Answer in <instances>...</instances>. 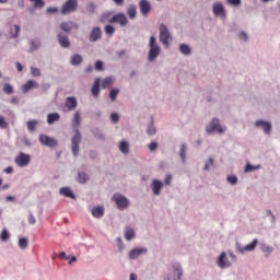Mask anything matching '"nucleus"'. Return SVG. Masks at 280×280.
<instances>
[{
	"instance_id": "obj_6",
	"label": "nucleus",
	"mask_w": 280,
	"mask_h": 280,
	"mask_svg": "<svg viewBox=\"0 0 280 280\" xmlns=\"http://www.w3.org/2000/svg\"><path fill=\"white\" fill-rule=\"evenodd\" d=\"M257 244H259V240L257 238H254L253 242L246 246H242V243L236 242L235 248L237 253H240L241 255H244V253H253V250L257 248Z\"/></svg>"
},
{
	"instance_id": "obj_36",
	"label": "nucleus",
	"mask_w": 280,
	"mask_h": 280,
	"mask_svg": "<svg viewBox=\"0 0 280 280\" xmlns=\"http://www.w3.org/2000/svg\"><path fill=\"white\" fill-rule=\"evenodd\" d=\"M147 135H149V137H154V135H156V127H154V120H151L148 125Z\"/></svg>"
},
{
	"instance_id": "obj_28",
	"label": "nucleus",
	"mask_w": 280,
	"mask_h": 280,
	"mask_svg": "<svg viewBox=\"0 0 280 280\" xmlns=\"http://www.w3.org/2000/svg\"><path fill=\"white\" fill-rule=\"evenodd\" d=\"M135 235H136V233H135V230L132 228L127 226L125 229V240L127 242H132V240H135Z\"/></svg>"
},
{
	"instance_id": "obj_44",
	"label": "nucleus",
	"mask_w": 280,
	"mask_h": 280,
	"mask_svg": "<svg viewBox=\"0 0 280 280\" xmlns=\"http://www.w3.org/2000/svg\"><path fill=\"white\" fill-rule=\"evenodd\" d=\"M0 240L2 242H8L10 240V232H8V229H3L1 234H0Z\"/></svg>"
},
{
	"instance_id": "obj_18",
	"label": "nucleus",
	"mask_w": 280,
	"mask_h": 280,
	"mask_svg": "<svg viewBox=\"0 0 280 280\" xmlns=\"http://www.w3.org/2000/svg\"><path fill=\"white\" fill-rule=\"evenodd\" d=\"M80 124H82V114L80 112H75L72 118L73 132H80Z\"/></svg>"
},
{
	"instance_id": "obj_37",
	"label": "nucleus",
	"mask_w": 280,
	"mask_h": 280,
	"mask_svg": "<svg viewBox=\"0 0 280 280\" xmlns=\"http://www.w3.org/2000/svg\"><path fill=\"white\" fill-rule=\"evenodd\" d=\"M114 82H115V78L107 77L102 81L101 86L102 89H108V86H110Z\"/></svg>"
},
{
	"instance_id": "obj_42",
	"label": "nucleus",
	"mask_w": 280,
	"mask_h": 280,
	"mask_svg": "<svg viewBox=\"0 0 280 280\" xmlns=\"http://www.w3.org/2000/svg\"><path fill=\"white\" fill-rule=\"evenodd\" d=\"M26 126L30 132H34L36 130V126H38V120H28Z\"/></svg>"
},
{
	"instance_id": "obj_45",
	"label": "nucleus",
	"mask_w": 280,
	"mask_h": 280,
	"mask_svg": "<svg viewBox=\"0 0 280 280\" xmlns=\"http://www.w3.org/2000/svg\"><path fill=\"white\" fill-rule=\"evenodd\" d=\"M257 170H261V166L259 164L257 165L246 164L245 166V172H255Z\"/></svg>"
},
{
	"instance_id": "obj_56",
	"label": "nucleus",
	"mask_w": 280,
	"mask_h": 280,
	"mask_svg": "<svg viewBox=\"0 0 280 280\" xmlns=\"http://www.w3.org/2000/svg\"><path fill=\"white\" fill-rule=\"evenodd\" d=\"M104 69V62H102V61H96L95 62V70L96 71H102Z\"/></svg>"
},
{
	"instance_id": "obj_14",
	"label": "nucleus",
	"mask_w": 280,
	"mask_h": 280,
	"mask_svg": "<svg viewBox=\"0 0 280 280\" xmlns=\"http://www.w3.org/2000/svg\"><path fill=\"white\" fill-rule=\"evenodd\" d=\"M212 12L214 16H221V19L226 16V12L224 11V5L222 2H214L212 5Z\"/></svg>"
},
{
	"instance_id": "obj_19",
	"label": "nucleus",
	"mask_w": 280,
	"mask_h": 280,
	"mask_svg": "<svg viewBox=\"0 0 280 280\" xmlns=\"http://www.w3.org/2000/svg\"><path fill=\"white\" fill-rule=\"evenodd\" d=\"M60 30H62V32H71V30H80V25H78V23L72 22V21H68V22H62L60 24Z\"/></svg>"
},
{
	"instance_id": "obj_11",
	"label": "nucleus",
	"mask_w": 280,
	"mask_h": 280,
	"mask_svg": "<svg viewBox=\"0 0 280 280\" xmlns=\"http://www.w3.org/2000/svg\"><path fill=\"white\" fill-rule=\"evenodd\" d=\"M141 255H148V248L147 247H135L128 253V259L131 261L137 260L138 257H141Z\"/></svg>"
},
{
	"instance_id": "obj_25",
	"label": "nucleus",
	"mask_w": 280,
	"mask_h": 280,
	"mask_svg": "<svg viewBox=\"0 0 280 280\" xmlns=\"http://www.w3.org/2000/svg\"><path fill=\"white\" fill-rule=\"evenodd\" d=\"M59 194L61 196H65L66 198H71L72 200H75V195L73 194V191L69 187L60 188Z\"/></svg>"
},
{
	"instance_id": "obj_9",
	"label": "nucleus",
	"mask_w": 280,
	"mask_h": 280,
	"mask_svg": "<svg viewBox=\"0 0 280 280\" xmlns=\"http://www.w3.org/2000/svg\"><path fill=\"white\" fill-rule=\"evenodd\" d=\"M32 161V156L30 154L20 152L19 155L14 159L18 167H27Z\"/></svg>"
},
{
	"instance_id": "obj_29",
	"label": "nucleus",
	"mask_w": 280,
	"mask_h": 280,
	"mask_svg": "<svg viewBox=\"0 0 280 280\" xmlns=\"http://www.w3.org/2000/svg\"><path fill=\"white\" fill-rule=\"evenodd\" d=\"M19 34H21V26L11 25L10 26V38H19Z\"/></svg>"
},
{
	"instance_id": "obj_21",
	"label": "nucleus",
	"mask_w": 280,
	"mask_h": 280,
	"mask_svg": "<svg viewBox=\"0 0 280 280\" xmlns=\"http://www.w3.org/2000/svg\"><path fill=\"white\" fill-rule=\"evenodd\" d=\"M65 107L67 110H75V108H78V98L74 96H68L65 102Z\"/></svg>"
},
{
	"instance_id": "obj_8",
	"label": "nucleus",
	"mask_w": 280,
	"mask_h": 280,
	"mask_svg": "<svg viewBox=\"0 0 280 280\" xmlns=\"http://www.w3.org/2000/svg\"><path fill=\"white\" fill-rule=\"evenodd\" d=\"M217 266L218 268H221V270H224L226 268H231L233 266V262L229 260V256H226V252H222L218 259H217Z\"/></svg>"
},
{
	"instance_id": "obj_48",
	"label": "nucleus",
	"mask_w": 280,
	"mask_h": 280,
	"mask_svg": "<svg viewBox=\"0 0 280 280\" xmlns=\"http://www.w3.org/2000/svg\"><path fill=\"white\" fill-rule=\"evenodd\" d=\"M229 185H237V176L231 175L226 177Z\"/></svg>"
},
{
	"instance_id": "obj_41",
	"label": "nucleus",
	"mask_w": 280,
	"mask_h": 280,
	"mask_svg": "<svg viewBox=\"0 0 280 280\" xmlns=\"http://www.w3.org/2000/svg\"><path fill=\"white\" fill-rule=\"evenodd\" d=\"M3 93L7 95H12L14 93V88L10 83H5L2 88Z\"/></svg>"
},
{
	"instance_id": "obj_50",
	"label": "nucleus",
	"mask_w": 280,
	"mask_h": 280,
	"mask_svg": "<svg viewBox=\"0 0 280 280\" xmlns=\"http://www.w3.org/2000/svg\"><path fill=\"white\" fill-rule=\"evenodd\" d=\"M32 3H34L35 8H45V2L43 0H30Z\"/></svg>"
},
{
	"instance_id": "obj_2",
	"label": "nucleus",
	"mask_w": 280,
	"mask_h": 280,
	"mask_svg": "<svg viewBox=\"0 0 280 280\" xmlns=\"http://www.w3.org/2000/svg\"><path fill=\"white\" fill-rule=\"evenodd\" d=\"M206 131L208 135H213V132H217L218 135H224V132H226V127H222L220 119L213 118L206 127Z\"/></svg>"
},
{
	"instance_id": "obj_61",
	"label": "nucleus",
	"mask_w": 280,
	"mask_h": 280,
	"mask_svg": "<svg viewBox=\"0 0 280 280\" xmlns=\"http://www.w3.org/2000/svg\"><path fill=\"white\" fill-rule=\"evenodd\" d=\"M229 257L232 259V261H237V256L234 255L232 250L228 252Z\"/></svg>"
},
{
	"instance_id": "obj_53",
	"label": "nucleus",
	"mask_w": 280,
	"mask_h": 280,
	"mask_svg": "<svg viewBox=\"0 0 280 280\" xmlns=\"http://www.w3.org/2000/svg\"><path fill=\"white\" fill-rule=\"evenodd\" d=\"M210 167H213V158H209L208 162L206 163L203 170L207 172Z\"/></svg>"
},
{
	"instance_id": "obj_49",
	"label": "nucleus",
	"mask_w": 280,
	"mask_h": 280,
	"mask_svg": "<svg viewBox=\"0 0 280 280\" xmlns=\"http://www.w3.org/2000/svg\"><path fill=\"white\" fill-rule=\"evenodd\" d=\"M110 121H112V124H119V114L118 113H112L110 114Z\"/></svg>"
},
{
	"instance_id": "obj_51",
	"label": "nucleus",
	"mask_w": 280,
	"mask_h": 280,
	"mask_svg": "<svg viewBox=\"0 0 280 280\" xmlns=\"http://www.w3.org/2000/svg\"><path fill=\"white\" fill-rule=\"evenodd\" d=\"M158 149H159V142L152 141V142L149 144V150H150V152H156Z\"/></svg>"
},
{
	"instance_id": "obj_30",
	"label": "nucleus",
	"mask_w": 280,
	"mask_h": 280,
	"mask_svg": "<svg viewBox=\"0 0 280 280\" xmlns=\"http://www.w3.org/2000/svg\"><path fill=\"white\" fill-rule=\"evenodd\" d=\"M56 121H60V114L58 113H51L47 116V124L51 126V124H56Z\"/></svg>"
},
{
	"instance_id": "obj_24",
	"label": "nucleus",
	"mask_w": 280,
	"mask_h": 280,
	"mask_svg": "<svg viewBox=\"0 0 280 280\" xmlns=\"http://www.w3.org/2000/svg\"><path fill=\"white\" fill-rule=\"evenodd\" d=\"M102 80L100 78H96L94 80L93 86L91 89V93L93 95V97H97L100 95V84H101Z\"/></svg>"
},
{
	"instance_id": "obj_34",
	"label": "nucleus",
	"mask_w": 280,
	"mask_h": 280,
	"mask_svg": "<svg viewBox=\"0 0 280 280\" xmlns=\"http://www.w3.org/2000/svg\"><path fill=\"white\" fill-rule=\"evenodd\" d=\"M179 158L182 159V163H186V161H187V144L180 145Z\"/></svg>"
},
{
	"instance_id": "obj_35",
	"label": "nucleus",
	"mask_w": 280,
	"mask_h": 280,
	"mask_svg": "<svg viewBox=\"0 0 280 280\" xmlns=\"http://www.w3.org/2000/svg\"><path fill=\"white\" fill-rule=\"evenodd\" d=\"M119 151L122 154H128V152H130V145L128 144V141L122 140L119 144Z\"/></svg>"
},
{
	"instance_id": "obj_57",
	"label": "nucleus",
	"mask_w": 280,
	"mask_h": 280,
	"mask_svg": "<svg viewBox=\"0 0 280 280\" xmlns=\"http://www.w3.org/2000/svg\"><path fill=\"white\" fill-rule=\"evenodd\" d=\"M28 224H36V218L34 217V213L30 212L28 214Z\"/></svg>"
},
{
	"instance_id": "obj_26",
	"label": "nucleus",
	"mask_w": 280,
	"mask_h": 280,
	"mask_svg": "<svg viewBox=\"0 0 280 280\" xmlns=\"http://www.w3.org/2000/svg\"><path fill=\"white\" fill-rule=\"evenodd\" d=\"M127 16H128L131 21H135V19H137V5L130 4V5L127 8Z\"/></svg>"
},
{
	"instance_id": "obj_63",
	"label": "nucleus",
	"mask_w": 280,
	"mask_h": 280,
	"mask_svg": "<svg viewBox=\"0 0 280 280\" xmlns=\"http://www.w3.org/2000/svg\"><path fill=\"white\" fill-rule=\"evenodd\" d=\"M165 185H171L172 184V175H167L165 177V180H164Z\"/></svg>"
},
{
	"instance_id": "obj_4",
	"label": "nucleus",
	"mask_w": 280,
	"mask_h": 280,
	"mask_svg": "<svg viewBox=\"0 0 280 280\" xmlns=\"http://www.w3.org/2000/svg\"><path fill=\"white\" fill-rule=\"evenodd\" d=\"M112 200L116 203V207L119 209V211H124V209H128V207H130V200H128L126 196L119 192L114 194Z\"/></svg>"
},
{
	"instance_id": "obj_58",
	"label": "nucleus",
	"mask_w": 280,
	"mask_h": 280,
	"mask_svg": "<svg viewBox=\"0 0 280 280\" xmlns=\"http://www.w3.org/2000/svg\"><path fill=\"white\" fill-rule=\"evenodd\" d=\"M226 3H230V5H240L242 0H226Z\"/></svg>"
},
{
	"instance_id": "obj_60",
	"label": "nucleus",
	"mask_w": 280,
	"mask_h": 280,
	"mask_svg": "<svg viewBox=\"0 0 280 280\" xmlns=\"http://www.w3.org/2000/svg\"><path fill=\"white\" fill-rule=\"evenodd\" d=\"M66 260L71 266V264H75V261H78V258L75 256H69V259Z\"/></svg>"
},
{
	"instance_id": "obj_3",
	"label": "nucleus",
	"mask_w": 280,
	"mask_h": 280,
	"mask_svg": "<svg viewBox=\"0 0 280 280\" xmlns=\"http://www.w3.org/2000/svg\"><path fill=\"white\" fill-rule=\"evenodd\" d=\"M160 32V43L162 45H165V47H170V40H172V34L170 33V28H167V25L165 23H161L159 26Z\"/></svg>"
},
{
	"instance_id": "obj_47",
	"label": "nucleus",
	"mask_w": 280,
	"mask_h": 280,
	"mask_svg": "<svg viewBox=\"0 0 280 280\" xmlns=\"http://www.w3.org/2000/svg\"><path fill=\"white\" fill-rule=\"evenodd\" d=\"M31 75H33V78H40V69L32 67L31 68Z\"/></svg>"
},
{
	"instance_id": "obj_10",
	"label": "nucleus",
	"mask_w": 280,
	"mask_h": 280,
	"mask_svg": "<svg viewBox=\"0 0 280 280\" xmlns=\"http://www.w3.org/2000/svg\"><path fill=\"white\" fill-rule=\"evenodd\" d=\"M183 279V266L178 262L173 265V275H168L164 280H180Z\"/></svg>"
},
{
	"instance_id": "obj_43",
	"label": "nucleus",
	"mask_w": 280,
	"mask_h": 280,
	"mask_svg": "<svg viewBox=\"0 0 280 280\" xmlns=\"http://www.w3.org/2000/svg\"><path fill=\"white\" fill-rule=\"evenodd\" d=\"M117 95H119V89L114 88L109 91V100L115 102L117 100Z\"/></svg>"
},
{
	"instance_id": "obj_12",
	"label": "nucleus",
	"mask_w": 280,
	"mask_h": 280,
	"mask_svg": "<svg viewBox=\"0 0 280 280\" xmlns=\"http://www.w3.org/2000/svg\"><path fill=\"white\" fill-rule=\"evenodd\" d=\"M109 23H118L120 27H126L128 25V18L125 13H116L110 20Z\"/></svg>"
},
{
	"instance_id": "obj_17",
	"label": "nucleus",
	"mask_w": 280,
	"mask_h": 280,
	"mask_svg": "<svg viewBox=\"0 0 280 280\" xmlns=\"http://www.w3.org/2000/svg\"><path fill=\"white\" fill-rule=\"evenodd\" d=\"M100 38H102V28L100 26L93 27L89 35L90 43H97Z\"/></svg>"
},
{
	"instance_id": "obj_16",
	"label": "nucleus",
	"mask_w": 280,
	"mask_h": 280,
	"mask_svg": "<svg viewBox=\"0 0 280 280\" xmlns=\"http://www.w3.org/2000/svg\"><path fill=\"white\" fill-rule=\"evenodd\" d=\"M255 127L262 128L265 135H270V132H272V125L266 120H256Z\"/></svg>"
},
{
	"instance_id": "obj_23",
	"label": "nucleus",
	"mask_w": 280,
	"mask_h": 280,
	"mask_svg": "<svg viewBox=\"0 0 280 280\" xmlns=\"http://www.w3.org/2000/svg\"><path fill=\"white\" fill-rule=\"evenodd\" d=\"M31 89H38V83L34 80H28L23 86L22 90L24 93H28Z\"/></svg>"
},
{
	"instance_id": "obj_59",
	"label": "nucleus",
	"mask_w": 280,
	"mask_h": 280,
	"mask_svg": "<svg viewBox=\"0 0 280 280\" xmlns=\"http://www.w3.org/2000/svg\"><path fill=\"white\" fill-rule=\"evenodd\" d=\"M88 12H90L91 14L95 12V3L92 2L88 5Z\"/></svg>"
},
{
	"instance_id": "obj_31",
	"label": "nucleus",
	"mask_w": 280,
	"mask_h": 280,
	"mask_svg": "<svg viewBox=\"0 0 280 280\" xmlns=\"http://www.w3.org/2000/svg\"><path fill=\"white\" fill-rule=\"evenodd\" d=\"M260 250L262 253H267L266 257H268V255H272V253H275V247H272L266 243H260Z\"/></svg>"
},
{
	"instance_id": "obj_40",
	"label": "nucleus",
	"mask_w": 280,
	"mask_h": 280,
	"mask_svg": "<svg viewBox=\"0 0 280 280\" xmlns=\"http://www.w3.org/2000/svg\"><path fill=\"white\" fill-rule=\"evenodd\" d=\"M86 180H89V175H86V173H84V172H79L78 183H80L81 185H84V183H86Z\"/></svg>"
},
{
	"instance_id": "obj_62",
	"label": "nucleus",
	"mask_w": 280,
	"mask_h": 280,
	"mask_svg": "<svg viewBox=\"0 0 280 280\" xmlns=\"http://www.w3.org/2000/svg\"><path fill=\"white\" fill-rule=\"evenodd\" d=\"M56 12H58V8H56V7H52V8H48V9H47V13H48V14H56Z\"/></svg>"
},
{
	"instance_id": "obj_33",
	"label": "nucleus",
	"mask_w": 280,
	"mask_h": 280,
	"mask_svg": "<svg viewBox=\"0 0 280 280\" xmlns=\"http://www.w3.org/2000/svg\"><path fill=\"white\" fill-rule=\"evenodd\" d=\"M30 45V51H38L40 49V39H31Z\"/></svg>"
},
{
	"instance_id": "obj_22",
	"label": "nucleus",
	"mask_w": 280,
	"mask_h": 280,
	"mask_svg": "<svg viewBox=\"0 0 280 280\" xmlns=\"http://www.w3.org/2000/svg\"><path fill=\"white\" fill-rule=\"evenodd\" d=\"M58 43L60 47H63V49H69V47H71V42H69V37L62 33L58 34Z\"/></svg>"
},
{
	"instance_id": "obj_54",
	"label": "nucleus",
	"mask_w": 280,
	"mask_h": 280,
	"mask_svg": "<svg viewBox=\"0 0 280 280\" xmlns=\"http://www.w3.org/2000/svg\"><path fill=\"white\" fill-rule=\"evenodd\" d=\"M117 242H118V249L120 253L124 252L125 245H124V241L121 240L120 236L117 237Z\"/></svg>"
},
{
	"instance_id": "obj_13",
	"label": "nucleus",
	"mask_w": 280,
	"mask_h": 280,
	"mask_svg": "<svg viewBox=\"0 0 280 280\" xmlns=\"http://www.w3.org/2000/svg\"><path fill=\"white\" fill-rule=\"evenodd\" d=\"M39 143H42V145H46L47 148H56V145H58L56 139L50 138L47 135L39 136Z\"/></svg>"
},
{
	"instance_id": "obj_55",
	"label": "nucleus",
	"mask_w": 280,
	"mask_h": 280,
	"mask_svg": "<svg viewBox=\"0 0 280 280\" xmlns=\"http://www.w3.org/2000/svg\"><path fill=\"white\" fill-rule=\"evenodd\" d=\"M238 38L240 40H244V43H246V40H248V34H246V32L243 31L238 34Z\"/></svg>"
},
{
	"instance_id": "obj_52",
	"label": "nucleus",
	"mask_w": 280,
	"mask_h": 280,
	"mask_svg": "<svg viewBox=\"0 0 280 280\" xmlns=\"http://www.w3.org/2000/svg\"><path fill=\"white\" fill-rule=\"evenodd\" d=\"M8 121H5V118L2 116V115H0V128H2V129H5V128H8Z\"/></svg>"
},
{
	"instance_id": "obj_32",
	"label": "nucleus",
	"mask_w": 280,
	"mask_h": 280,
	"mask_svg": "<svg viewBox=\"0 0 280 280\" xmlns=\"http://www.w3.org/2000/svg\"><path fill=\"white\" fill-rule=\"evenodd\" d=\"M82 57L80 56V54H75L70 58V65H72V67H78L80 65H82Z\"/></svg>"
},
{
	"instance_id": "obj_5",
	"label": "nucleus",
	"mask_w": 280,
	"mask_h": 280,
	"mask_svg": "<svg viewBox=\"0 0 280 280\" xmlns=\"http://www.w3.org/2000/svg\"><path fill=\"white\" fill-rule=\"evenodd\" d=\"M82 143V133L80 131H74V136L71 138V150L73 156L80 154V144Z\"/></svg>"
},
{
	"instance_id": "obj_64",
	"label": "nucleus",
	"mask_w": 280,
	"mask_h": 280,
	"mask_svg": "<svg viewBox=\"0 0 280 280\" xmlns=\"http://www.w3.org/2000/svg\"><path fill=\"white\" fill-rule=\"evenodd\" d=\"M59 259H69V256H67V253H65V252H61L60 254H59Z\"/></svg>"
},
{
	"instance_id": "obj_7",
	"label": "nucleus",
	"mask_w": 280,
	"mask_h": 280,
	"mask_svg": "<svg viewBox=\"0 0 280 280\" xmlns=\"http://www.w3.org/2000/svg\"><path fill=\"white\" fill-rule=\"evenodd\" d=\"M78 10V0H67L61 5V14L65 16L67 14H71V12H75Z\"/></svg>"
},
{
	"instance_id": "obj_1",
	"label": "nucleus",
	"mask_w": 280,
	"mask_h": 280,
	"mask_svg": "<svg viewBox=\"0 0 280 280\" xmlns=\"http://www.w3.org/2000/svg\"><path fill=\"white\" fill-rule=\"evenodd\" d=\"M161 56V45L156 42V37L152 35L149 40V52L148 60L149 62H154Z\"/></svg>"
},
{
	"instance_id": "obj_39",
	"label": "nucleus",
	"mask_w": 280,
	"mask_h": 280,
	"mask_svg": "<svg viewBox=\"0 0 280 280\" xmlns=\"http://www.w3.org/2000/svg\"><path fill=\"white\" fill-rule=\"evenodd\" d=\"M19 247L22 249V250H25L30 244V240L25 238V237H21L19 238Z\"/></svg>"
},
{
	"instance_id": "obj_46",
	"label": "nucleus",
	"mask_w": 280,
	"mask_h": 280,
	"mask_svg": "<svg viewBox=\"0 0 280 280\" xmlns=\"http://www.w3.org/2000/svg\"><path fill=\"white\" fill-rule=\"evenodd\" d=\"M105 34L107 36H113V34H115V27L113 25H110V24H107L105 26Z\"/></svg>"
},
{
	"instance_id": "obj_15",
	"label": "nucleus",
	"mask_w": 280,
	"mask_h": 280,
	"mask_svg": "<svg viewBox=\"0 0 280 280\" xmlns=\"http://www.w3.org/2000/svg\"><path fill=\"white\" fill-rule=\"evenodd\" d=\"M140 13L142 16H148L152 12V4L148 0H140L139 2Z\"/></svg>"
},
{
	"instance_id": "obj_20",
	"label": "nucleus",
	"mask_w": 280,
	"mask_h": 280,
	"mask_svg": "<svg viewBox=\"0 0 280 280\" xmlns=\"http://www.w3.org/2000/svg\"><path fill=\"white\" fill-rule=\"evenodd\" d=\"M151 189L153 196H161V189H163V182L159 179H153L151 183Z\"/></svg>"
},
{
	"instance_id": "obj_38",
	"label": "nucleus",
	"mask_w": 280,
	"mask_h": 280,
	"mask_svg": "<svg viewBox=\"0 0 280 280\" xmlns=\"http://www.w3.org/2000/svg\"><path fill=\"white\" fill-rule=\"evenodd\" d=\"M179 51L184 56H190L191 55V48L187 44L179 45Z\"/></svg>"
},
{
	"instance_id": "obj_27",
	"label": "nucleus",
	"mask_w": 280,
	"mask_h": 280,
	"mask_svg": "<svg viewBox=\"0 0 280 280\" xmlns=\"http://www.w3.org/2000/svg\"><path fill=\"white\" fill-rule=\"evenodd\" d=\"M92 215H93V218H97V219L104 218V207L97 206V207L93 208Z\"/></svg>"
}]
</instances>
